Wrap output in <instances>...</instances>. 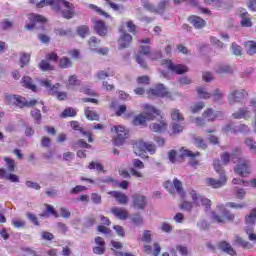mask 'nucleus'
I'll return each mask as SVG.
<instances>
[{
  "mask_svg": "<svg viewBox=\"0 0 256 256\" xmlns=\"http://www.w3.org/2000/svg\"><path fill=\"white\" fill-rule=\"evenodd\" d=\"M256 221V208L250 211V214L246 216V223L253 225Z\"/></svg>",
  "mask_w": 256,
  "mask_h": 256,
  "instance_id": "603ef678",
  "label": "nucleus"
},
{
  "mask_svg": "<svg viewBox=\"0 0 256 256\" xmlns=\"http://www.w3.org/2000/svg\"><path fill=\"white\" fill-rule=\"evenodd\" d=\"M214 71L219 75H223V73L231 74L233 73V67L229 64H218L214 67Z\"/></svg>",
  "mask_w": 256,
  "mask_h": 256,
  "instance_id": "cd10ccee",
  "label": "nucleus"
},
{
  "mask_svg": "<svg viewBox=\"0 0 256 256\" xmlns=\"http://www.w3.org/2000/svg\"><path fill=\"white\" fill-rule=\"evenodd\" d=\"M47 5H56V7L59 5V2L57 0H41L39 3L36 4V7L38 9H41Z\"/></svg>",
  "mask_w": 256,
  "mask_h": 256,
  "instance_id": "49530a36",
  "label": "nucleus"
},
{
  "mask_svg": "<svg viewBox=\"0 0 256 256\" xmlns=\"http://www.w3.org/2000/svg\"><path fill=\"white\" fill-rule=\"evenodd\" d=\"M14 105H16V107H33L37 105V100L27 101L24 97L16 95V100Z\"/></svg>",
  "mask_w": 256,
  "mask_h": 256,
  "instance_id": "aec40b11",
  "label": "nucleus"
},
{
  "mask_svg": "<svg viewBox=\"0 0 256 256\" xmlns=\"http://www.w3.org/2000/svg\"><path fill=\"white\" fill-rule=\"evenodd\" d=\"M96 77L103 81L104 79H107V77H115V71L111 70L110 68L107 70L98 71Z\"/></svg>",
  "mask_w": 256,
  "mask_h": 256,
  "instance_id": "72a5a7b5",
  "label": "nucleus"
},
{
  "mask_svg": "<svg viewBox=\"0 0 256 256\" xmlns=\"http://www.w3.org/2000/svg\"><path fill=\"white\" fill-rule=\"evenodd\" d=\"M95 244L97 246H94L92 251L95 255H104L106 251L105 247V239H103L101 236H97L95 238Z\"/></svg>",
  "mask_w": 256,
  "mask_h": 256,
  "instance_id": "dca6fc26",
  "label": "nucleus"
},
{
  "mask_svg": "<svg viewBox=\"0 0 256 256\" xmlns=\"http://www.w3.org/2000/svg\"><path fill=\"white\" fill-rule=\"evenodd\" d=\"M77 115V111L75 109L68 107L66 108L60 115L63 119H67V117H75Z\"/></svg>",
  "mask_w": 256,
  "mask_h": 256,
  "instance_id": "c03bdc74",
  "label": "nucleus"
},
{
  "mask_svg": "<svg viewBox=\"0 0 256 256\" xmlns=\"http://www.w3.org/2000/svg\"><path fill=\"white\" fill-rule=\"evenodd\" d=\"M16 98L17 95L5 94V102L7 103V105H15Z\"/></svg>",
  "mask_w": 256,
  "mask_h": 256,
  "instance_id": "e2e57ef3",
  "label": "nucleus"
},
{
  "mask_svg": "<svg viewBox=\"0 0 256 256\" xmlns=\"http://www.w3.org/2000/svg\"><path fill=\"white\" fill-rule=\"evenodd\" d=\"M183 129H185V127L182 124L177 122L172 123V133H174V135L183 133Z\"/></svg>",
  "mask_w": 256,
  "mask_h": 256,
  "instance_id": "5fc2aeb1",
  "label": "nucleus"
},
{
  "mask_svg": "<svg viewBox=\"0 0 256 256\" xmlns=\"http://www.w3.org/2000/svg\"><path fill=\"white\" fill-rule=\"evenodd\" d=\"M171 7V0H160L158 3L157 8H155L154 13H158V15H164L165 11Z\"/></svg>",
  "mask_w": 256,
  "mask_h": 256,
  "instance_id": "a878e982",
  "label": "nucleus"
},
{
  "mask_svg": "<svg viewBox=\"0 0 256 256\" xmlns=\"http://www.w3.org/2000/svg\"><path fill=\"white\" fill-rule=\"evenodd\" d=\"M250 131H251V129L249 128V126H247V124H240V125L236 126V133L247 134Z\"/></svg>",
  "mask_w": 256,
  "mask_h": 256,
  "instance_id": "bf43d9fd",
  "label": "nucleus"
},
{
  "mask_svg": "<svg viewBox=\"0 0 256 256\" xmlns=\"http://www.w3.org/2000/svg\"><path fill=\"white\" fill-rule=\"evenodd\" d=\"M245 145L248 147L249 151H256V141L253 138H246Z\"/></svg>",
  "mask_w": 256,
  "mask_h": 256,
  "instance_id": "6e6d98bb",
  "label": "nucleus"
},
{
  "mask_svg": "<svg viewBox=\"0 0 256 256\" xmlns=\"http://www.w3.org/2000/svg\"><path fill=\"white\" fill-rule=\"evenodd\" d=\"M201 155L199 152L193 153L191 150H187L185 148H182L180 150V157L181 159H184V157L190 158V165L191 167H197L199 165V160H196L195 157H199Z\"/></svg>",
  "mask_w": 256,
  "mask_h": 256,
  "instance_id": "f8f14e48",
  "label": "nucleus"
},
{
  "mask_svg": "<svg viewBox=\"0 0 256 256\" xmlns=\"http://www.w3.org/2000/svg\"><path fill=\"white\" fill-rule=\"evenodd\" d=\"M95 223H96L95 216L91 215L86 218L84 225L85 227L89 228V227H93Z\"/></svg>",
  "mask_w": 256,
  "mask_h": 256,
  "instance_id": "338daca9",
  "label": "nucleus"
},
{
  "mask_svg": "<svg viewBox=\"0 0 256 256\" xmlns=\"http://www.w3.org/2000/svg\"><path fill=\"white\" fill-rule=\"evenodd\" d=\"M235 173L240 175V177H245L251 173V163L247 160L239 159L238 165L235 168Z\"/></svg>",
  "mask_w": 256,
  "mask_h": 256,
  "instance_id": "0eeeda50",
  "label": "nucleus"
},
{
  "mask_svg": "<svg viewBox=\"0 0 256 256\" xmlns=\"http://www.w3.org/2000/svg\"><path fill=\"white\" fill-rule=\"evenodd\" d=\"M94 30L100 37H105V35H107V25H105V22L102 20L94 22Z\"/></svg>",
  "mask_w": 256,
  "mask_h": 256,
  "instance_id": "412c9836",
  "label": "nucleus"
},
{
  "mask_svg": "<svg viewBox=\"0 0 256 256\" xmlns=\"http://www.w3.org/2000/svg\"><path fill=\"white\" fill-rule=\"evenodd\" d=\"M22 87L30 89L31 91H37V86L33 84V79L29 76H24L21 80Z\"/></svg>",
  "mask_w": 256,
  "mask_h": 256,
  "instance_id": "2f4dec72",
  "label": "nucleus"
},
{
  "mask_svg": "<svg viewBox=\"0 0 256 256\" xmlns=\"http://www.w3.org/2000/svg\"><path fill=\"white\" fill-rule=\"evenodd\" d=\"M113 229L116 231L119 237H125V229L123 228V226L114 225Z\"/></svg>",
  "mask_w": 256,
  "mask_h": 256,
  "instance_id": "774afa93",
  "label": "nucleus"
},
{
  "mask_svg": "<svg viewBox=\"0 0 256 256\" xmlns=\"http://www.w3.org/2000/svg\"><path fill=\"white\" fill-rule=\"evenodd\" d=\"M213 165H214V169H215L216 173L220 174V178L218 180L215 178H208L206 180V183L210 187H213V189H219L227 183V177L225 176V170L223 169V166L221 165V160L215 159Z\"/></svg>",
  "mask_w": 256,
  "mask_h": 256,
  "instance_id": "f257e3e1",
  "label": "nucleus"
},
{
  "mask_svg": "<svg viewBox=\"0 0 256 256\" xmlns=\"http://www.w3.org/2000/svg\"><path fill=\"white\" fill-rule=\"evenodd\" d=\"M4 161L6 163L7 170L10 173H13L15 171V161L12 158H4Z\"/></svg>",
  "mask_w": 256,
  "mask_h": 256,
  "instance_id": "3c124183",
  "label": "nucleus"
},
{
  "mask_svg": "<svg viewBox=\"0 0 256 256\" xmlns=\"http://www.w3.org/2000/svg\"><path fill=\"white\" fill-rule=\"evenodd\" d=\"M199 99H211V93L205 87H198L196 89Z\"/></svg>",
  "mask_w": 256,
  "mask_h": 256,
  "instance_id": "58836bf2",
  "label": "nucleus"
},
{
  "mask_svg": "<svg viewBox=\"0 0 256 256\" xmlns=\"http://www.w3.org/2000/svg\"><path fill=\"white\" fill-rule=\"evenodd\" d=\"M242 20H241V25L242 27H252L253 26V22H251V20L248 18L249 17V13H247L246 10H243L240 13Z\"/></svg>",
  "mask_w": 256,
  "mask_h": 256,
  "instance_id": "f704fd0d",
  "label": "nucleus"
},
{
  "mask_svg": "<svg viewBox=\"0 0 256 256\" xmlns=\"http://www.w3.org/2000/svg\"><path fill=\"white\" fill-rule=\"evenodd\" d=\"M39 69H41V71H53V66L51 64H49V61L47 60H42L39 64H38Z\"/></svg>",
  "mask_w": 256,
  "mask_h": 256,
  "instance_id": "09e8293b",
  "label": "nucleus"
},
{
  "mask_svg": "<svg viewBox=\"0 0 256 256\" xmlns=\"http://www.w3.org/2000/svg\"><path fill=\"white\" fill-rule=\"evenodd\" d=\"M109 195H111L112 197H114V199H116V201L120 204V205H127V203H129V198L127 197V195H125L122 192L119 191H111L109 192Z\"/></svg>",
  "mask_w": 256,
  "mask_h": 256,
  "instance_id": "4be33fe9",
  "label": "nucleus"
},
{
  "mask_svg": "<svg viewBox=\"0 0 256 256\" xmlns=\"http://www.w3.org/2000/svg\"><path fill=\"white\" fill-rule=\"evenodd\" d=\"M234 243L244 249H253V244H250L247 240H244L239 236H236Z\"/></svg>",
  "mask_w": 256,
  "mask_h": 256,
  "instance_id": "c9c22d12",
  "label": "nucleus"
},
{
  "mask_svg": "<svg viewBox=\"0 0 256 256\" xmlns=\"http://www.w3.org/2000/svg\"><path fill=\"white\" fill-rule=\"evenodd\" d=\"M202 115H203V118L207 119L208 121H215V119H217V117H221L223 113L215 112L213 111L212 108H209L206 111H204Z\"/></svg>",
  "mask_w": 256,
  "mask_h": 256,
  "instance_id": "bb28decb",
  "label": "nucleus"
},
{
  "mask_svg": "<svg viewBox=\"0 0 256 256\" xmlns=\"http://www.w3.org/2000/svg\"><path fill=\"white\" fill-rule=\"evenodd\" d=\"M211 97H213V101L215 103L219 102V101H223V97H225V92L222 91L219 88H216L213 93H211Z\"/></svg>",
  "mask_w": 256,
  "mask_h": 256,
  "instance_id": "e433bc0d",
  "label": "nucleus"
},
{
  "mask_svg": "<svg viewBox=\"0 0 256 256\" xmlns=\"http://www.w3.org/2000/svg\"><path fill=\"white\" fill-rule=\"evenodd\" d=\"M51 215H53V217L59 218V213L57 212V210H55V208L49 204L46 205V210L40 214V217H51Z\"/></svg>",
  "mask_w": 256,
  "mask_h": 256,
  "instance_id": "473e14b6",
  "label": "nucleus"
},
{
  "mask_svg": "<svg viewBox=\"0 0 256 256\" xmlns=\"http://www.w3.org/2000/svg\"><path fill=\"white\" fill-rule=\"evenodd\" d=\"M144 109H145V114H140L136 116L133 120V125H135L136 127H139V125H143L147 121H152V119L161 115V111L157 110V108L151 105H146Z\"/></svg>",
  "mask_w": 256,
  "mask_h": 256,
  "instance_id": "f03ea898",
  "label": "nucleus"
},
{
  "mask_svg": "<svg viewBox=\"0 0 256 256\" xmlns=\"http://www.w3.org/2000/svg\"><path fill=\"white\" fill-rule=\"evenodd\" d=\"M189 195L192 198L193 203L198 207L202 206V207H206V209L211 208V200L197 193V191L190 190Z\"/></svg>",
  "mask_w": 256,
  "mask_h": 256,
  "instance_id": "39448f33",
  "label": "nucleus"
},
{
  "mask_svg": "<svg viewBox=\"0 0 256 256\" xmlns=\"http://www.w3.org/2000/svg\"><path fill=\"white\" fill-rule=\"evenodd\" d=\"M138 147L141 151H148L150 155H155V151H157V146L153 142H139Z\"/></svg>",
  "mask_w": 256,
  "mask_h": 256,
  "instance_id": "b1692460",
  "label": "nucleus"
},
{
  "mask_svg": "<svg viewBox=\"0 0 256 256\" xmlns=\"http://www.w3.org/2000/svg\"><path fill=\"white\" fill-rule=\"evenodd\" d=\"M173 186L174 189H176V193H178V195L185 197V191H183V183H181L179 179L175 178L173 180Z\"/></svg>",
  "mask_w": 256,
  "mask_h": 256,
  "instance_id": "ea45409f",
  "label": "nucleus"
},
{
  "mask_svg": "<svg viewBox=\"0 0 256 256\" xmlns=\"http://www.w3.org/2000/svg\"><path fill=\"white\" fill-rule=\"evenodd\" d=\"M218 249L223 251L224 253H228L231 256H237V252L233 249V246L229 244L227 241H222L218 244Z\"/></svg>",
  "mask_w": 256,
  "mask_h": 256,
  "instance_id": "393cba45",
  "label": "nucleus"
},
{
  "mask_svg": "<svg viewBox=\"0 0 256 256\" xmlns=\"http://www.w3.org/2000/svg\"><path fill=\"white\" fill-rule=\"evenodd\" d=\"M218 209H220V211H223V215L225 217V219H227V221L233 222L235 221V214L229 212V210L225 209V207L223 206H218Z\"/></svg>",
  "mask_w": 256,
  "mask_h": 256,
  "instance_id": "a18cd8bd",
  "label": "nucleus"
},
{
  "mask_svg": "<svg viewBox=\"0 0 256 256\" xmlns=\"http://www.w3.org/2000/svg\"><path fill=\"white\" fill-rule=\"evenodd\" d=\"M111 213L117 217V219H120V221H125L129 217V211L123 207H112Z\"/></svg>",
  "mask_w": 256,
  "mask_h": 256,
  "instance_id": "a211bd4d",
  "label": "nucleus"
},
{
  "mask_svg": "<svg viewBox=\"0 0 256 256\" xmlns=\"http://www.w3.org/2000/svg\"><path fill=\"white\" fill-rule=\"evenodd\" d=\"M247 91L240 89L234 90L228 95V102L230 105H234L235 103H241L245 97H247Z\"/></svg>",
  "mask_w": 256,
  "mask_h": 256,
  "instance_id": "6e6552de",
  "label": "nucleus"
},
{
  "mask_svg": "<svg viewBox=\"0 0 256 256\" xmlns=\"http://www.w3.org/2000/svg\"><path fill=\"white\" fill-rule=\"evenodd\" d=\"M30 23L25 25V29L32 31V29H45L44 23L47 22V19L39 14H31L28 17Z\"/></svg>",
  "mask_w": 256,
  "mask_h": 256,
  "instance_id": "20e7f679",
  "label": "nucleus"
},
{
  "mask_svg": "<svg viewBox=\"0 0 256 256\" xmlns=\"http://www.w3.org/2000/svg\"><path fill=\"white\" fill-rule=\"evenodd\" d=\"M119 32L121 34L118 39V49H127V47H129L133 41V36L127 32H123V30H119Z\"/></svg>",
  "mask_w": 256,
  "mask_h": 256,
  "instance_id": "9d476101",
  "label": "nucleus"
},
{
  "mask_svg": "<svg viewBox=\"0 0 256 256\" xmlns=\"http://www.w3.org/2000/svg\"><path fill=\"white\" fill-rule=\"evenodd\" d=\"M71 65H72V63H71V60H69V58H67V57L61 58L60 67L62 69H67V68L71 67Z\"/></svg>",
  "mask_w": 256,
  "mask_h": 256,
  "instance_id": "680f3d73",
  "label": "nucleus"
},
{
  "mask_svg": "<svg viewBox=\"0 0 256 256\" xmlns=\"http://www.w3.org/2000/svg\"><path fill=\"white\" fill-rule=\"evenodd\" d=\"M164 61L166 63V67L169 69V71H172V73H177V75H183V73H187V71H189V68H187V66L185 65L174 64L169 60Z\"/></svg>",
  "mask_w": 256,
  "mask_h": 256,
  "instance_id": "ddd939ff",
  "label": "nucleus"
},
{
  "mask_svg": "<svg viewBox=\"0 0 256 256\" xmlns=\"http://www.w3.org/2000/svg\"><path fill=\"white\" fill-rule=\"evenodd\" d=\"M0 179H6V181H10L11 183H19V176L13 173H7V170L4 168H0Z\"/></svg>",
  "mask_w": 256,
  "mask_h": 256,
  "instance_id": "5701e85b",
  "label": "nucleus"
},
{
  "mask_svg": "<svg viewBox=\"0 0 256 256\" xmlns=\"http://www.w3.org/2000/svg\"><path fill=\"white\" fill-rule=\"evenodd\" d=\"M205 107L204 102H198L190 107L191 113H199Z\"/></svg>",
  "mask_w": 256,
  "mask_h": 256,
  "instance_id": "4d7b16f0",
  "label": "nucleus"
},
{
  "mask_svg": "<svg viewBox=\"0 0 256 256\" xmlns=\"http://www.w3.org/2000/svg\"><path fill=\"white\" fill-rule=\"evenodd\" d=\"M40 85L41 87H45V89H47L49 95H57V89H59V87H61V84L56 83V84H51V80L48 79H43L40 81Z\"/></svg>",
  "mask_w": 256,
  "mask_h": 256,
  "instance_id": "f3484780",
  "label": "nucleus"
},
{
  "mask_svg": "<svg viewBox=\"0 0 256 256\" xmlns=\"http://www.w3.org/2000/svg\"><path fill=\"white\" fill-rule=\"evenodd\" d=\"M12 225L16 229H21L27 225V222H25L24 220L12 219Z\"/></svg>",
  "mask_w": 256,
  "mask_h": 256,
  "instance_id": "052dcab7",
  "label": "nucleus"
},
{
  "mask_svg": "<svg viewBox=\"0 0 256 256\" xmlns=\"http://www.w3.org/2000/svg\"><path fill=\"white\" fill-rule=\"evenodd\" d=\"M57 3L58 10L64 19H73L75 17V5L73 3L66 0H57Z\"/></svg>",
  "mask_w": 256,
  "mask_h": 256,
  "instance_id": "7ed1b4c3",
  "label": "nucleus"
},
{
  "mask_svg": "<svg viewBox=\"0 0 256 256\" xmlns=\"http://www.w3.org/2000/svg\"><path fill=\"white\" fill-rule=\"evenodd\" d=\"M72 129L75 131H80V133H83L86 137H88V142L93 143V137H91V132H85L82 127L79 126V122L77 121H72L70 123Z\"/></svg>",
  "mask_w": 256,
  "mask_h": 256,
  "instance_id": "7c9ffc66",
  "label": "nucleus"
},
{
  "mask_svg": "<svg viewBox=\"0 0 256 256\" xmlns=\"http://www.w3.org/2000/svg\"><path fill=\"white\" fill-rule=\"evenodd\" d=\"M241 156V148H236L232 154H229L228 152H224L221 154V161L223 162V165H229V162L235 161V159H239Z\"/></svg>",
  "mask_w": 256,
  "mask_h": 256,
  "instance_id": "2eb2a0df",
  "label": "nucleus"
},
{
  "mask_svg": "<svg viewBox=\"0 0 256 256\" xmlns=\"http://www.w3.org/2000/svg\"><path fill=\"white\" fill-rule=\"evenodd\" d=\"M77 33L79 37H85L86 35H89V26L87 25H81L77 27Z\"/></svg>",
  "mask_w": 256,
  "mask_h": 256,
  "instance_id": "8fccbe9b",
  "label": "nucleus"
},
{
  "mask_svg": "<svg viewBox=\"0 0 256 256\" xmlns=\"http://www.w3.org/2000/svg\"><path fill=\"white\" fill-rule=\"evenodd\" d=\"M26 187H28V189H35L36 191H39V189H41V185H39V183L37 182H33V181H26L25 183Z\"/></svg>",
  "mask_w": 256,
  "mask_h": 256,
  "instance_id": "69168bd1",
  "label": "nucleus"
},
{
  "mask_svg": "<svg viewBox=\"0 0 256 256\" xmlns=\"http://www.w3.org/2000/svg\"><path fill=\"white\" fill-rule=\"evenodd\" d=\"M31 61V54L22 52L20 53V67L23 69L25 65H29V62Z\"/></svg>",
  "mask_w": 256,
  "mask_h": 256,
  "instance_id": "a19ab883",
  "label": "nucleus"
},
{
  "mask_svg": "<svg viewBox=\"0 0 256 256\" xmlns=\"http://www.w3.org/2000/svg\"><path fill=\"white\" fill-rule=\"evenodd\" d=\"M132 206L134 209H145L147 207V198L141 194L132 195Z\"/></svg>",
  "mask_w": 256,
  "mask_h": 256,
  "instance_id": "4468645a",
  "label": "nucleus"
},
{
  "mask_svg": "<svg viewBox=\"0 0 256 256\" xmlns=\"http://www.w3.org/2000/svg\"><path fill=\"white\" fill-rule=\"evenodd\" d=\"M55 35L59 37H73V31L71 29L56 28L54 29Z\"/></svg>",
  "mask_w": 256,
  "mask_h": 256,
  "instance_id": "4c0bfd02",
  "label": "nucleus"
},
{
  "mask_svg": "<svg viewBox=\"0 0 256 256\" xmlns=\"http://www.w3.org/2000/svg\"><path fill=\"white\" fill-rule=\"evenodd\" d=\"M149 97H166V99H172L171 92L167 91L165 85L158 84L154 89L149 90Z\"/></svg>",
  "mask_w": 256,
  "mask_h": 256,
  "instance_id": "423d86ee",
  "label": "nucleus"
},
{
  "mask_svg": "<svg viewBox=\"0 0 256 256\" xmlns=\"http://www.w3.org/2000/svg\"><path fill=\"white\" fill-rule=\"evenodd\" d=\"M85 115L89 121H99V114L97 112L89 109V107L85 108Z\"/></svg>",
  "mask_w": 256,
  "mask_h": 256,
  "instance_id": "79ce46f5",
  "label": "nucleus"
},
{
  "mask_svg": "<svg viewBox=\"0 0 256 256\" xmlns=\"http://www.w3.org/2000/svg\"><path fill=\"white\" fill-rule=\"evenodd\" d=\"M150 53H151V47L150 46H140L139 54L136 55V62L143 69H147V62H145V59L143 58V55H149Z\"/></svg>",
  "mask_w": 256,
  "mask_h": 256,
  "instance_id": "9b49d317",
  "label": "nucleus"
},
{
  "mask_svg": "<svg viewBox=\"0 0 256 256\" xmlns=\"http://www.w3.org/2000/svg\"><path fill=\"white\" fill-rule=\"evenodd\" d=\"M100 43H101V40L97 39V37L95 36L90 37L88 41V45L90 49H92V51H95V49H97Z\"/></svg>",
  "mask_w": 256,
  "mask_h": 256,
  "instance_id": "de8ad7c7",
  "label": "nucleus"
},
{
  "mask_svg": "<svg viewBox=\"0 0 256 256\" xmlns=\"http://www.w3.org/2000/svg\"><path fill=\"white\" fill-rule=\"evenodd\" d=\"M31 116L33 117V119H35L36 123L39 125V123H41V110H32L31 111Z\"/></svg>",
  "mask_w": 256,
  "mask_h": 256,
  "instance_id": "0e129e2a",
  "label": "nucleus"
},
{
  "mask_svg": "<svg viewBox=\"0 0 256 256\" xmlns=\"http://www.w3.org/2000/svg\"><path fill=\"white\" fill-rule=\"evenodd\" d=\"M189 23H191V25H193V27L195 29H203V27H205V25H207V22L205 21V19L196 16V15H192L188 18Z\"/></svg>",
  "mask_w": 256,
  "mask_h": 256,
  "instance_id": "6ab92c4d",
  "label": "nucleus"
},
{
  "mask_svg": "<svg viewBox=\"0 0 256 256\" xmlns=\"http://www.w3.org/2000/svg\"><path fill=\"white\" fill-rule=\"evenodd\" d=\"M88 169L93 170L96 169V171H103L104 167L103 164L99 163V162H90L88 165Z\"/></svg>",
  "mask_w": 256,
  "mask_h": 256,
  "instance_id": "13d9d810",
  "label": "nucleus"
},
{
  "mask_svg": "<svg viewBox=\"0 0 256 256\" xmlns=\"http://www.w3.org/2000/svg\"><path fill=\"white\" fill-rule=\"evenodd\" d=\"M234 119H248L251 117V111L247 108H240L237 112L232 114Z\"/></svg>",
  "mask_w": 256,
  "mask_h": 256,
  "instance_id": "c85d7f7f",
  "label": "nucleus"
},
{
  "mask_svg": "<svg viewBox=\"0 0 256 256\" xmlns=\"http://www.w3.org/2000/svg\"><path fill=\"white\" fill-rule=\"evenodd\" d=\"M112 131H115L116 137L114 138V144L119 146L123 145L125 138L127 137V130L123 126H114Z\"/></svg>",
  "mask_w": 256,
  "mask_h": 256,
  "instance_id": "1a4fd4ad",
  "label": "nucleus"
},
{
  "mask_svg": "<svg viewBox=\"0 0 256 256\" xmlns=\"http://www.w3.org/2000/svg\"><path fill=\"white\" fill-rule=\"evenodd\" d=\"M151 131L154 133H163L167 129V123L165 121H160L158 123L150 124Z\"/></svg>",
  "mask_w": 256,
  "mask_h": 256,
  "instance_id": "c756f323",
  "label": "nucleus"
},
{
  "mask_svg": "<svg viewBox=\"0 0 256 256\" xmlns=\"http://www.w3.org/2000/svg\"><path fill=\"white\" fill-rule=\"evenodd\" d=\"M171 118L173 121H183L185 118L183 117V114L179 112L177 109H173L171 112Z\"/></svg>",
  "mask_w": 256,
  "mask_h": 256,
  "instance_id": "864d4df0",
  "label": "nucleus"
},
{
  "mask_svg": "<svg viewBox=\"0 0 256 256\" xmlns=\"http://www.w3.org/2000/svg\"><path fill=\"white\" fill-rule=\"evenodd\" d=\"M246 52L248 55H255L256 53V42L255 41H248L245 43Z\"/></svg>",
  "mask_w": 256,
  "mask_h": 256,
  "instance_id": "37998d69",
  "label": "nucleus"
}]
</instances>
